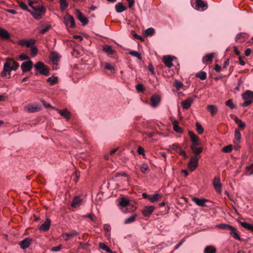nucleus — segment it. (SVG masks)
Wrapping results in <instances>:
<instances>
[{
	"label": "nucleus",
	"instance_id": "5fc2aeb1",
	"mask_svg": "<svg viewBox=\"0 0 253 253\" xmlns=\"http://www.w3.org/2000/svg\"><path fill=\"white\" fill-rule=\"evenodd\" d=\"M169 148H170V149H171L175 151L179 150V149H181V147L178 143H174V144L170 145Z\"/></svg>",
	"mask_w": 253,
	"mask_h": 253
},
{
	"label": "nucleus",
	"instance_id": "39448f33",
	"mask_svg": "<svg viewBox=\"0 0 253 253\" xmlns=\"http://www.w3.org/2000/svg\"><path fill=\"white\" fill-rule=\"evenodd\" d=\"M64 23L66 26H70L72 28L75 27L74 18L73 16L67 13L63 18Z\"/></svg>",
	"mask_w": 253,
	"mask_h": 253
},
{
	"label": "nucleus",
	"instance_id": "8fccbe9b",
	"mask_svg": "<svg viewBox=\"0 0 253 253\" xmlns=\"http://www.w3.org/2000/svg\"><path fill=\"white\" fill-rule=\"evenodd\" d=\"M241 138V134L239 129L236 128L235 131V139L237 142L240 141Z\"/></svg>",
	"mask_w": 253,
	"mask_h": 253
},
{
	"label": "nucleus",
	"instance_id": "f704fd0d",
	"mask_svg": "<svg viewBox=\"0 0 253 253\" xmlns=\"http://www.w3.org/2000/svg\"><path fill=\"white\" fill-rule=\"evenodd\" d=\"M204 253H216V249L211 246H208L205 248Z\"/></svg>",
	"mask_w": 253,
	"mask_h": 253
},
{
	"label": "nucleus",
	"instance_id": "774afa93",
	"mask_svg": "<svg viewBox=\"0 0 253 253\" xmlns=\"http://www.w3.org/2000/svg\"><path fill=\"white\" fill-rule=\"evenodd\" d=\"M62 248V246L60 245H59L57 247H54L53 248H52L51 249V251L52 252H57V251H60Z\"/></svg>",
	"mask_w": 253,
	"mask_h": 253
},
{
	"label": "nucleus",
	"instance_id": "412c9836",
	"mask_svg": "<svg viewBox=\"0 0 253 253\" xmlns=\"http://www.w3.org/2000/svg\"><path fill=\"white\" fill-rule=\"evenodd\" d=\"M172 61V59L170 56H164L163 58V62L164 64L168 68H170L173 66Z\"/></svg>",
	"mask_w": 253,
	"mask_h": 253
},
{
	"label": "nucleus",
	"instance_id": "f8f14e48",
	"mask_svg": "<svg viewBox=\"0 0 253 253\" xmlns=\"http://www.w3.org/2000/svg\"><path fill=\"white\" fill-rule=\"evenodd\" d=\"M208 5L202 0H196V9L198 10L204 11L207 9Z\"/></svg>",
	"mask_w": 253,
	"mask_h": 253
},
{
	"label": "nucleus",
	"instance_id": "e2e57ef3",
	"mask_svg": "<svg viewBox=\"0 0 253 253\" xmlns=\"http://www.w3.org/2000/svg\"><path fill=\"white\" fill-rule=\"evenodd\" d=\"M148 69L153 75L155 74L154 68L152 64H151V63L149 64V65L148 66Z\"/></svg>",
	"mask_w": 253,
	"mask_h": 253
},
{
	"label": "nucleus",
	"instance_id": "3c124183",
	"mask_svg": "<svg viewBox=\"0 0 253 253\" xmlns=\"http://www.w3.org/2000/svg\"><path fill=\"white\" fill-rule=\"evenodd\" d=\"M225 105L232 109L236 108V106L234 104L232 100L231 99L227 100L225 102Z\"/></svg>",
	"mask_w": 253,
	"mask_h": 253
},
{
	"label": "nucleus",
	"instance_id": "58836bf2",
	"mask_svg": "<svg viewBox=\"0 0 253 253\" xmlns=\"http://www.w3.org/2000/svg\"><path fill=\"white\" fill-rule=\"evenodd\" d=\"M196 77L200 78L202 80H204L207 78V73L204 71H201L196 75Z\"/></svg>",
	"mask_w": 253,
	"mask_h": 253
},
{
	"label": "nucleus",
	"instance_id": "4468645a",
	"mask_svg": "<svg viewBox=\"0 0 253 253\" xmlns=\"http://www.w3.org/2000/svg\"><path fill=\"white\" fill-rule=\"evenodd\" d=\"M160 97L157 94L153 95L151 97V106L154 108L157 107L160 102Z\"/></svg>",
	"mask_w": 253,
	"mask_h": 253
},
{
	"label": "nucleus",
	"instance_id": "473e14b6",
	"mask_svg": "<svg viewBox=\"0 0 253 253\" xmlns=\"http://www.w3.org/2000/svg\"><path fill=\"white\" fill-rule=\"evenodd\" d=\"M27 110L30 113H34L38 111V108L32 104H29L26 107Z\"/></svg>",
	"mask_w": 253,
	"mask_h": 253
},
{
	"label": "nucleus",
	"instance_id": "72a5a7b5",
	"mask_svg": "<svg viewBox=\"0 0 253 253\" xmlns=\"http://www.w3.org/2000/svg\"><path fill=\"white\" fill-rule=\"evenodd\" d=\"M240 224L244 228L250 230L251 231H253V225L251 224H249L246 222H240Z\"/></svg>",
	"mask_w": 253,
	"mask_h": 253
},
{
	"label": "nucleus",
	"instance_id": "ea45409f",
	"mask_svg": "<svg viewBox=\"0 0 253 253\" xmlns=\"http://www.w3.org/2000/svg\"><path fill=\"white\" fill-rule=\"evenodd\" d=\"M218 227L222 229L230 230L233 229V226H232L227 224H220L218 225Z\"/></svg>",
	"mask_w": 253,
	"mask_h": 253
},
{
	"label": "nucleus",
	"instance_id": "052dcab7",
	"mask_svg": "<svg viewBox=\"0 0 253 253\" xmlns=\"http://www.w3.org/2000/svg\"><path fill=\"white\" fill-rule=\"evenodd\" d=\"M105 69L108 70H114L115 69L114 66L109 63L105 64Z\"/></svg>",
	"mask_w": 253,
	"mask_h": 253
},
{
	"label": "nucleus",
	"instance_id": "aec40b11",
	"mask_svg": "<svg viewBox=\"0 0 253 253\" xmlns=\"http://www.w3.org/2000/svg\"><path fill=\"white\" fill-rule=\"evenodd\" d=\"M79 233L76 230H72L70 232L65 233L63 234V236L65 237V240L67 241L70 238H72L73 237L78 235Z\"/></svg>",
	"mask_w": 253,
	"mask_h": 253
},
{
	"label": "nucleus",
	"instance_id": "0eeeda50",
	"mask_svg": "<svg viewBox=\"0 0 253 253\" xmlns=\"http://www.w3.org/2000/svg\"><path fill=\"white\" fill-rule=\"evenodd\" d=\"M196 97V95H193L182 101L181 103L182 108L184 109H188Z\"/></svg>",
	"mask_w": 253,
	"mask_h": 253
},
{
	"label": "nucleus",
	"instance_id": "c03bdc74",
	"mask_svg": "<svg viewBox=\"0 0 253 253\" xmlns=\"http://www.w3.org/2000/svg\"><path fill=\"white\" fill-rule=\"evenodd\" d=\"M99 247L101 249L105 251L107 253H112V251L110 249V248L103 243H100L99 244Z\"/></svg>",
	"mask_w": 253,
	"mask_h": 253
},
{
	"label": "nucleus",
	"instance_id": "864d4df0",
	"mask_svg": "<svg viewBox=\"0 0 253 253\" xmlns=\"http://www.w3.org/2000/svg\"><path fill=\"white\" fill-rule=\"evenodd\" d=\"M129 54L132 56L136 57L138 59L141 60L142 59V56L140 54H139L136 51H131L129 52Z\"/></svg>",
	"mask_w": 253,
	"mask_h": 253
},
{
	"label": "nucleus",
	"instance_id": "f3484780",
	"mask_svg": "<svg viewBox=\"0 0 253 253\" xmlns=\"http://www.w3.org/2000/svg\"><path fill=\"white\" fill-rule=\"evenodd\" d=\"M51 224L49 219L47 218L45 221L40 226L39 229L42 231H47L49 230Z\"/></svg>",
	"mask_w": 253,
	"mask_h": 253
},
{
	"label": "nucleus",
	"instance_id": "f257e3e1",
	"mask_svg": "<svg viewBox=\"0 0 253 253\" xmlns=\"http://www.w3.org/2000/svg\"><path fill=\"white\" fill-rule=\"evenodd\" d=\"M19 67V64L13 61L12 59H7L6 62L4 64L3 69L1 73V77H4L8 73L10 74L12 70L16 71Z\"/></svg>",
	"mask_w": 253,
	"mask_h": 253
},
{
	"label": "nucleus",
	"instance_id": "4be33fe9",
	"mask_svg": "<svg viewBox=\"0 0 253 253\" xmlns=\"http://www.w3.org/2000/svg\"><path fill=\"white\" fill-rule=\"evenodd\" d=\"M127 7L124 6L122 2H119L115 5V9L118 13H121L125 11Z\"/></svg>",
	"mask_w": 253,
	"mask_h": 253
},
{
	"label": "nucleus",
	"instance_id": "6ab92c4d",
	"mask_svg": "<svg viewBox=\"0 0 253 253\" xmlns=\"http://www.w3.org/2000/svg\"><path fill=\"white\" fill-rule=\"evenodd\" d=\"M58 112L61 116L65 118L67 120H69L71 117V113L66 109L63 110L57 109Z\"/></svg>",
	"mask_w": 253,
	"mask_h": 253
},
{
	"label": "nucleus",
	"instance_id": "e433bc0d",
	"mask_svg": "<svg viewBox=\"0 0 253 253\" xmlns=\"http://www.w3.org/2000/svg\"><path fill=\"white\" fill-rule=\"evenodd\" d=\"M177 122L175 121L173 123V129L176 132L181 133H182L183 130L182 128L177 125Z\"/></svg>",
	"mask_w": 253,
	"mask_h": 253
},
{
	"label": "nucleus",
	"instance_id": "603ef678",
	"mask_svg": "<svg viewBox=\"0 0 253 253\" xmlns=\"http://www.w3.org/2000/svg\"><path fill=\"white\" fill-rule=\"evenodd\" d=\"M196 130L198 133L199 134H202L204 132V128H203L201 125L198 123L197 122L196 123Z\"/></svg>",
	"mask_w": 253,
	"mask_h": 253
},
{
	"label": "nucleus",
	"instance_id": "c85d7f7f",
	"mask_svg": "<svg viewBox=\"0 0 253 253\" xmlns=\"http://www.w3.org/2000/svg\"><path fill=\"white\" fill-rule=\"evenodd\" d=\"M129 204V201L128 199L125 198L124 197H122L120 198V200L119 201V205L122 207H126Z\"/></svg>",
	"mask_w": 253,
	"mask_h": 253
},
{
	"label": "nucleus",
	"instance_id": "680f3d73",
	"mask_svg": "<svg viewBox=\"0 0 253 253\" xmlns=\"http://www.w3.org/2000/svg\"><path fill=\"white\" fill-rule=\"evenodd\" d=\"M19 58L21 61H24L25 60H29V57L26 54H21L19 56Z\"/></svg>",
	"mask_w": 253,
	"mask_h": 253
},
{
	"label": "nucleus",
	"instance_id": "1a4fd4ad",
	"mask_svg": "<svg viewBox=\"0 0 253 253\" xmlns=\"http://www.w3.org/2000/svg\"><path fill=\"white\" fill-rule=\"evenodd\" d=\"M213 185L217 193L220 194L221 192L222 184L218 177H215L213 180Z\"/></svg>",
	"mask_w": 253,
	"mask_h": 253
},
{
	"label": "nucleus",
	"instance_id": "9d476101",
	"mask_svg": "<svg viewBox=\"0 0 253 253\" xmlns=\"http://www.w3.org/2000/svg\"><path fill=\"white\" fill-rule=\"evenodd\" d=\"M49 57L52 62L54 64L56 65L59 61L61 56L58 52L55 51H52L50 54Z\"/></svg>",
	"mask_w": 253,
	"mask_h": 253
},
{
	"label": "nucleus",
	"instance_id": "9b49d317",
	"mask_svg": "<svg viewBox=\"0 0 253 253\" xmlns=\"http://www.w3.org/2000/svg\"><path fill=\"white\" fill-rule=\"evenodd\" d=\"M32 242V239L30 238H26L23 240L19 242V245L22 249L28 248Z\"/></svg>",
	"mask_w": 253,
	"mask_h": 253
},
{
	"label": "nucleus",
	"instance_id": "09e8293b",
	"mask_svg": "<svg viewBox=\"0 0 253 253\" xmlns=\"http://www.w3.org/2000/svg\"><path fill=\"white\" fill-rule=\"evenodd\" d=\"M155 30L153 28H149L145 31V35L146 36H151L154 34Z\"/></svg>",
	"mask_w": 253,
	"mask_h": 253
},
{
	"label": "nucleus",
	"instance_id": "a211bd4d",
	"mask_svg": "<svg viewBox=\"0 0 253 253\" xmlns=\"http://www.w3.org/2000/svg\"><path fill=\"white\" fill-rule=\"evenodd\" d=\"M10 36L8 32L5 29L0 28V38L2 40H8Z\"/></svg>",
	"mask_w": 253,
	"mask_h": 253
},
{
	"label": "nucleus",
	"instance_id": "79ce46f5",
	"mask_svg": "<svg viewBox=\"0 0 253 253\" xmlns=\"http://www.w3.org/2000/svg\"><path fill=\"white\" fill-rule=\"evenodd\" d=\"M34 11L39 12L40 13H45L46 11V9L44 6L41 5L40 6H35V9H33Z\"/></svg>",
	"mask_w": 253,
	"mask_h": 253
},
{
	"label": "nucleus",
	"instance_id": "0e129e2a",
	"mask_svg": "<svg viewBox=\"0 0 253 253\" xmlns=\"http://www.w3.org/2000/svg\"><path fill=\"white\" fill-rule=\"evenodd\" d=\"M245 37L244 36H243V34L240 33H239L237 35L236 37V41H239L240 40H243V41L242 42L244 41V39Z\"/></svg>",
	"mask_w": 253,
	"mask_h": 253
},
{
	"label": "nucleus",
	"instance_id": "bb28decb",
	"mask_svg": "<svg viewBox=\"0 0 253 253\" xmlns=\"http://www.w3.org/2000/svg\"><path fill=\"white\" fill-rule=\"evenodd\" d=\"M81 202L82 200L79 197L76 196L73 199L71 203V206L73 207H77L80 205Z\"/></svg>",
	"mask_w": 253,
	"mask_h": 253
},
{
	"label": "nucleus",
	"instance_id": "393cba45",
	"mask_svg": "<svg viewBox=\"0 0 253 253\" xmlns=\"http://www.w3.org/2000/svg\"><path fill=\"white\" fill-rule=\"evenodd\" d=\"M196 145H191L190 149L195 156L197 157V155L201 153L203 151V148L201 147H196Z\"/></svg>",
	"mask_w": 253,
	"mask_h": 253
},
{
	"label": "nucleus",
	"instance_id": "bf43d9fd",
	"mask_svg": "<svg viewBox=\"0 0 253 253\" xmlns=\"http://www.w3.org/2000/svg\"><path fill=\"white\" fill-rule=\"evenodd\" d=\"M136 89L139 92H143L144 90V87L142 84H138L135 86Z\"/></svg>",
	"mask_w": 253,
	"mask_h": 253
},
{
	"label": "nucleus",
	"instance_id": "c9c22d12",
	"mask_svg": "<svg viewBox=\"0 0 253 253\" xmlns=\"http://www.w3.org/2000/svg\"><path fill=\"white\" fill-rule=\"evenodd\" d=\"M136 216L137 215L136 214H133L131 215L130 217L126 218L124 221L125 224H129L134 222L135 220Z\"/></svg>",
	"mask_w": 253,
	"mask_h": 253
},
{
	"label": "nucleus",
	"instance_id": "b1692460",
	"mask_svg": "<svg viewBox=\"0 0 253 253\" xmlns=\"http://www.w3.org/2000/svg\"><path fill=\"white\" fill-rule=\"evenodd\" d=\"M60 8L61 11H64L69 6L67 0H59Z\"/></svg>",
	"mask_w": 253,
	"mask_h": 253
},
{
	"label": "nucleus",
	"instance_id": "37998d69",
	"mask_svg": "<svg viewBox=\"0 0 253 253\" xmlns=\"http://www.w3.org/2000/svg\"><path fill=\"white\" fill-rule=\"evenodd\" d=\"M51 28V26L50 25H46L43 28L40 30L39 33L42 35L44 34L45 33L48 32Z\"/></svg>",
	"mask_w": 253,
	"mask_h": 253
},
{
	"label": "nucleus",
	"instance_id": "c756f323",
	"mask_svg": "<svg viewBox=\"0 0 253 253\" xmlns=\"http://www.w3.org/2000/svg\"><path fill=\"white\" fill-rule=\"evenodd\" d=\"M207 108L212 116H214L217 112V108L215 105H208Z\"/></svg>",
	"mask_w": 253,
	"mask_h": 253
},
{
	"label": "nucleus",
	"instance_id": "4c0bfd02",
	"mask_svg": "<svg viewBox=\"0 0 253 253\" xmlns=\"http://www.w3.org/2000/svg\"><path fill=\"white\" fill-rule=\"evenodd\" d=\"M58 81V78L57 77H51L47 79V82H48L50 85H53L55 84Z\"/></svg>",
	"mask_w": 253,
	"mask_h": 253
},
{
	"label": "nucleus",
	"instance_id": "69168bd1",
	"mask_svg": "<svg viewBox=\"0 0 253 253\" xmlns=\"http://www.w3.org/2000/svg\"><path fill=\"white\" fill-rule=\"evenodd\" d=\"M137 153L139 154V155H142L143 156H144L145 155V153H144V149L141 146H139L138 149H137Z\"/></svg>",
	"mask_w": 253,
	"mask_h": 253
},
{
	"label": "nucleus",
	"instance_id": "2eb2a0df",
	"mask_svg": "<svg viewBox=\"0 0 253 253\" xmlns=\"http://www.w3.org/2000/svg\"><path fill=\"white\" fill-rule=\"evenodd\" d=\"M188 134L192 142V145H199L200 144L199 138L193 131H189Z\"/></svg>",
	"mask_w": 253,
	"mask_h": 253
},
{
	"label": "nucleus",
	"instance_id": "2f4dec72",
	"mask_svg": "<svg viewBox=\"0 0 253 253\" xmlns=\"http://www.w3.org/2000/svg\"><path fill=\"white\" fill-rule=\"evenodd\" d=\"M103 50L108 53L109 55H113L115 51L112 49V47L109 45H106L103 48Z\"/></svg>",
	"mask_w": 253,
	"mask_h": 253
},
{
	"label": "nucleus",
	"instance_id": "cd10ccee",
	"mask_svg": "<svg viewBox=\"0 0 253 253\" xmlns=\"http://www.w3.org/2000/svg\"><path fill=\"white\" fill-rule=\"evenodd\" d=\"M229 234L235 239L238 240H241V237H240L239 235L237 233V230L235 227H233V229H231L230 230Z\"/></svg>",
	"mask_w": 253,
	"mask_h": 253
},
{
	"label": "nucleus",
	"instance_id": "49530a36",
	"mask_svg": "<svg viewBox=\"0 0 253 253\" xmlns=\"http://www.w3.org/2000/svg\"><path fill=\"white\" fill-rule=\"evenodd\" d=\"M140 169L143 173H145L146 171L149 170V168L146 164L144 163L140 166Z\"/></svg>",
	"mask_w": 253,
	"mask_h": 253
},
{
	"label": "nucleus",
	"instance_id": "6e6d98bb",
	"mask_svg": "<svg viewBox=\"0 0 253 253\" xmlns=\"http://www.w3.org/2000/svg\"><path fill=\"white\" fill-rule=\"evenodd\" d=\"M36 42L35 40L34 39H31L29 41H27L26 42V44L25 46H26L27 47H30L33 46Z\"/></svg>",
	"mask_w": 253,
	"mask_h": 253
},
{
	"label": "nucleus",
	"instance_id": "7ed1b4c3",
	"mask_svg": "<svg viewBox=\"0 0 253 253\" xmlns=\"http://www.w3.org/2000/svg\"><path fill=\"white\" fill-rule=\"evenodd\" d=\"M243 98L245 100L242 104L244 107H247L253 102V91L247 90L242 94Z\"/></svg>",
	"mask_w": 253,
	"mask_h": 253
},
{
	"label": "nucleus",
	"instance_id": "20e7f679",
	"mask_svg": "<svg viewBox=\"0 0 253 253\" xmlns=\"http://www.w3.org/2000/svg\"><path fill=\"white\" fill-rule=\"evenodd\" d=\"M199 158L196 156L192 157L188 164V168L191 171H194L198 166Z\"/></svg>",
	"mask_w": 253,
	"mask_h": 253
},
{
	"label": "nucleus",
	"instance_id": "4d7b16f0",
	"mask_svg": "<svg viewBox=\"0 0 253 253\" xmlns=\"http://www.w3.org/2000/svg\"><path fill=\"white\" fill-rule=\"evenodd\" d=\"M174 86L177 90L180 89L183 86L182 82L176 80L174 83Z\"/></svg>",
	"mask_w": 253,
	"mask_h": 253
},
{
	"label": "nucleus",
	"instance_id": "f03ea898",
	"mask_svg": "<svg viewBox=\"0 0 253 253\" xmlns=\"http://www.w3.org/2000/svg\"><path fill=\"white\" fill-rule=\"evenodd\" d=\"M34 67L36 70L35 72V75L37 76L39 74H42L44 76H48L49 75V70L45 68V64L39 61L34 65Z\"/></svg>",
	"mask_w": 253,
	"mask_h": 253
},
{
	"label": "nucleus",
	"instance_id": "338daca9",
	"mask_svg": "<svg viewBox=\"0 0 253 253\" xmlns=\"http://www.w3.org/2000/svg\"><path fill=\"white\" fill-rule=\"evenodd\" d=\"M27 41L26 39H22L18 41V43L21 46H25Z\"/></svg>",
	"mask_w": 253,
	"mask_h": 253
},
{
	"label": "nucleus",
	"instance_id": "dca6fc26",
	"mask_svg": "<svg viewBox=\"0 0 253 253\" xmlns=\"http://www.w3.org/2000/svg\"><path fill=\"white\" fill-rule=\"evenodd\" d=\"M192 201L194 202L197 206L205 207L206 206V203L208 201V200L202 198L199 199L198 198H193L192 199Z\"/></svg>",
	"mask_w": 253,
	"mask_h": 253
},
{
	"label": "nucleus",
	"instance_id": "a878e982",
	"mask_svg": "<svg viewBox=\"0 0 253 253\" xmlns=\"http://www.w3.org/2000/svg\"><path fill=\"white\" fill-rule=\"evenodd\" d=\"M214 53H211L207 54L203 58V62L204 64H207L211 61L212 59L214 56Z\"/></svg>",
	"mask_w": 253,
	"mask_h": 253
},
{
	"label": "nucleus",
	"instance_id": "a18cd8bd",
	"mask_svg": "<svg viewBox=\"0 0 253 253\" xmlns=\"http://www.w3.org/2000/svg\"><path fill=\"white\" fill-rule=\"evenodd\" d=\"M19 6L22 9L26 10L28 12H31V10L28 8L27 4L23 2V1H19L18 2Z\"/></svg>",
	"mask_w": 253,
	"mask_h": 253
},
{
	"label": "nucleus",
	"instance_id": "6e6552de",
	"mask_svg": "<svg viewBox=\"0 0 253 253\" xmlns=\"http://www.w3.org/2000/svg\"><path fill=\"white\" fill-rule=\"evenodd\" d=\"M76 14L77 18L82 23L83 26H85L88 24V19L83 14L80 10H76Z\"/></svg>",
	"mask_w": 253,
	"mask_h": 253
},
{
	"label": "nucleus",
	"instance_id": "a19ab883",
	"mask_svg": "<svg viewBox=\"0 0 253 253\" xmlns=\"http://www.w3.org/2000/svg\"><path fill=\"white\" fill-rule=\"evenodd\" d=\"M31 15L33 16V17L37 19V20H39L40 19H41L42 18V15H41V13H40V12H37V11H32L31 10V12H29Z\"/></svg>",
	"mask_w": 253,
	"mask_h": 253
},
{
	"label": "nucleus",
	"instance_id": "5701e85b",
	"mask_svg": "<svg viewBox=\"0 0 253 253\" xmlns=\"http://www.w3.org/2000/svg\"><path fill=\"white\" fill-rule=\"evenodd\" d=\"M162 197V195L159 193H155L153 195H150L149 201L151 203H154L159 201Z\"/></svg>",
	"mask_w": 253,
	"mask_h": 253
},
{
	"label": "nucleus",
	"instance_id": "13d9d810",
	"mask_svg": "<svg viewBox=\"0 0 253 253\" xmlns=\"http://www.w3.org/2000/svg\"><path fill=\"white\" fill-rule=\"evenodd\" d=\"M31 54L33 56H35L38 53V50L36 46L34 45L31 47Z\"/></svg>",
	"mask_w": 253,
	"mask_h": 253
},
{
	"label": "nucleus",
	"instance_id": "de8ad7c7",
	"mask_svg": "<svg viewBox=\"0 0 253 253\" xmlns=\"http://www.w3.org/2000/svg\"><path fill=\"white\" fill-rule=\"evenodd\" d=\"M233 149V146L232 145H228L227 146H226L224 147L222 149V151L224 153H228L231 152L232 150Z\"/></svg>",
	"mask_w": 253,
	"mask_h": 253
},
{
	"label": "nucleus",
	"instance_id": "423d86ee",
	"mask_svg": "<svg viewBox=\"0 0 253 253\" xmlns=\"http://www.w3.org/2000/svg\"><path fill=\"white\" fill-rule=\"evenodd\" d=\"M33 63L31 60L28 61L24 62L21 65V69L23 73H26L30 72L33 68Z\"/></svg>",
	"mask_w": 253,
	"mask_h": 253
},
{
	"label": "nucleus",
	"instance_id": "7c9ffc66",
	"mask_svg": "<svg viewBox=\"0 0 253 253\" xmlns=\"http://www.w3.org/2000/svg\"><path fill=\"white\" fill-rule=\"evenodd\" d=\"M235 122L238 124L239 127L241 128H244L246 124L245 123L242 121L241 119H239L237 117H235L234 119Z\"/></svg>",
	"mask_w": 253,
	"mask_h": 253
},
{
	"label": "nucleus",
	"instance_id": "ddd939ff",
	"mask_svg": "<svg viewBox=\"0 0 253 253\" xmlns=\"http://www.w3.org/2000/svg\"><path fill=\"white\" fill-rule=\"evenodd\" d=\"M155 207L153 206H146L142 211V213L144 216L149 217L154 211Z\"/></svg>",
	"mask_w": 253,
	"mask_h": 253
}]
</instances>
